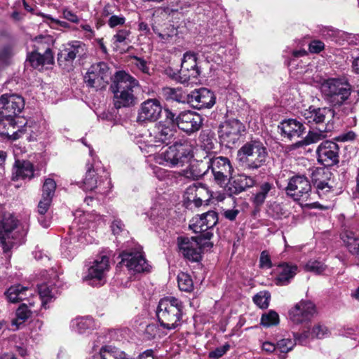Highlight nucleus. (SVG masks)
I'll list each match as a JSON object with an SVG mask.
<instances>
[{
    "instance_id": "nucleus-14",
    "label": "nucleus",
    "mask_w": 359,
    "mask_h": 359,
    "mask_svg": "<svg viewBox=\"0 0 359 359\" xmlns=\"http://www.w3.org/2000/svg\"><path fill=\"white\" fill-rule=\"evenodd\" d=\"M86 53V45L79 41L67 43L57 54L58 65L64 69L70 71L73 62L76 57H81Z\"/></svg>"
},
{
    "instance_id": "nucleus-30",
    "label": "nucleus",
    "mask_w": 359,
    "mask_h": 359,
    "mask_svg": "<svg viewBox=\"0 0 359 359\" xmlns=\"http://www.w3.org/2000/svg\"><path fill=\"white\" fill-rule=\"evenodd\" d=\"M278 128L280 130L282 135L289 139L301 136L305 130L301 122L292 118L283 121Z\"/></svg>"
},
{
    "instance_id": "nucleus-63",
    "label": "nucleus",
    "mask_w": 359,
    "mask_h": 359,
    "mask_svg": "<svg viewBox=\"0 0 359 359\" xmlns=\"http://www.w3.org/2000/svg\"><path fill=\"white\" fill-rule=\"evenodd\" d=\"M124 224L120 219H114L111 224V228L114 235H118L124 229Z\"/></svg>"
},
{
    "instance_id": "nucleus-2",
    "label": "nucleus",
    "mask_w": 359,
    "mask_h": 359,
    "mask_svg": "<svg viewBox=\"0 0 359 359\" xmlns=\"http://www.w3.org/2000/svg\"><path fill=\"white\" fill-rule=\"evenodd\" d=\"M184 304L174 297H166L159 301L156 316L162 327L170 330L181 325Z\"/></svg>"
},
{
    "instance_id": "nucleus-41",
    "label": "nucleus",
    "mask_w": 359,
    "mask_h": 359,
    "mask_svg": "<svg viewBox=\"0 0 359 359\" xmlns=\"http://www.w3.org/2000/svg\"><path fill=\"white\" fill-rule=\"evenodd\" d=\"M34 304V302H29V306L25 303L20 304L16 310V318L13 320V325L18 327L27 320L32 316Z\"/></svg>"
},
{
    "instance_id": "nucleus-1",
    "label": "nucleus",
    "mask_w": 359,
    "mask_h": 359,
    "mask_svg": "<svg viewBox=\"0 0 359 359\" xmlns=\"http://www.w3.org/2000/svg\"><path fill=\"white\" fill-rule=\"evenodd\" d=\"M138 81L125 72H118L115 75L111 89L114 93V105L116 109L130 107L136 103L134 92Z\"/></svg>"
},
{
    "instance_id": "nucleus-22",
    "label": "nucleus",
    "mask_w": 359,
    "mask_h": 359,
    "mask_svg": "<svg viewBox=\"0 0 359 359\" xmlns=\"http://www.w3.org/2000/svg\"><path fill=\"white\" fill-rule=\"evenodd\" d=\"M188 103L198 109H210L215 103V97L209 89L201 88L188 94Z\"/></svg>"
},
{
    "instance_id": "nucleus-43",
    "label": "nucleus",
    "mask_w": 359,
    "mask_h": 359,
    "mask_svg": "<svg viewBox=\"0 0 359 359\" xmlns=\"http://www.w3.org/2000/svg\"><path fill=\"white\" fill-rule=\"evenodd\" d=\"M163 97L166 100H171L177 102H188V94H184L180 88L165 87L162 89Z\"/></svg>"
},
{
    "instance_id": "nucleus-53",
    "label": "nucleus",
    "mask_w": 359,
    "mask_h": 359,
    "mask_svg": "<svg viewBox=\"0 0 359 359\" xmlns=\"http://www.w3.org/2000/svg\"><path fill=\"white\" fill-rule=\"evenodd\" d=\"M329 334L330 331L328 330L327 327L321 325L315 326L311 332L312 337L318 339L326 337L329 335Z\"/></svg>"
},
{
    "instance_id": "nucleus-34",
    "label": "nucleus",
    "mask_w": 359,
    "mask_h": 359,
    "mask_svg": "<svg viewBox=\"0 0 359 359\" xmlns=\"http://www.w3.org/2000/svg\"><path fill=\"white\" fill-rule=\"evenodd\" d=\"M207 172L205 163L196 161L191 163L186 169L182 170L181 175L187 179L197 180Z\"/></svg>"
},
{
    "instance_id": "nucleus-17",
    "label": "nucleus",
    "mask_w": 359,
    "mask_h": 359,
    "mask_svg": "<svg viewBox=\"0 0 359 359\" xmlns=\"http://www.w3.org/2000/svg\"><path fill=\"white\" fill-rule=\"evenodd\" d=\"M109 268V257L107 255H100L89 267L86 278L92 281V285H102L106 283V274Z\"/></svg>"
},
{
    "instance_id": "nucleus-45",
    "label": "nucleus",
    "mask_w": 359,
    "mask_h": 359,
    "mask_svg": "<svg viewBox=\"0 0 359 359\" xmlns=\"http://www.w3.org/2000/svg\"><path fill=\"white\" fill-rule=\"evenodd\" d=\"M341 239L348 248L359 240V233L353 226H345L340 234Z\"/></svg>"
},
{
    "instance_id": "nucleus-25",
    "label": "nucleus",
    "mask_w": 359,
    "mask_h": 359,
    "mask_svg": "<svg viewBox=\"0 0 359 359\" xmlns=\"http://www.w3.org/2000/svg\"><path fill=\"white\" fill-rule=\"evenodd\" d=\"M305 123L319 125L325 123L334 116V111L329 107H309L301 112Z\"/></svg>"
},
{
    "instance_id": "nucleus-27",
    "label": "nucleus",
    "mask_w": 359,
    "mask_h": 359,
    "mask_svg": "<svg viewBox=\"0 0 359 359\" xmlns=\"http://www.w3.org/2000/svg\"><path fill=\"white\" fill-rule=\"evenodd\" d=\"M187 198L192 201L196 207H200L205 203L208 205L212 195L205 185L202 184H194L189 186L186 190Z\"/></svg>"
},
{
    "instance_id": "nucleus-36",
    "label": "nucleus",
    "mask_w": 359,
    "mask_h": 359,
    "mask_svg": "<svg viewBox=\"0 0 359 359\" xmlns=\"http://www.w3.org/2000/svg\"><path fill=\"white\" fill-rule=\"evenodd\" d=\"M325 174L323 168H318L312 172V182L316 187L317 193L320 196L326 195L331 191V186L323 179L322 176Z\"/></svg>"
},
{
    "instance_id": "nucleus-19",
    "label": "nucleus",
    "mask_w": 359,
    "mask_h": 359,
    "mask_svg": "<svg viewBox=\"0 0 359 359\" xmlns=\"http://www.w3.org/2000/svg\"><path fill=\"white\" fill-rule=\"evenodd\" d=\"M202 245L194 237H179L177 245L179 252L183 257L194 262H198L202 257Z\"/></svg>"
},
{
    "instance_id": "nucleus-49",
    "label": "nucleus",
    "mask_w": 359,
    "mask_h": 359,
    "mask_svg": "<svg viewBox=\"0 0 359 359\" xmlns=\"http://www.w3.org/2000/svg\"><path fill=\"white\" fill-rule=\"evenodd\" d=\"M279 323L278 314L271 310L269 312L264 313L261 318V325L265 327L276 325Z\"/></svg>"
},
{
    "instance_id": "nucleus-51",
    "label": "nucleus",
    "mask_w": 359,
    "mask_h": 359,
    "mask_svg": "<svg viewBox=\"0 0 359 359\" xmlns=\"http://www.w3.org/2000/svg\"><path fill=\"white\" fill-rule=\"evenodd\" d=\"M56 189V183L54 180L47 178L45 180L42 187V197H50L53 199Z\"/></svg>"
},
{
    "instance_id": "nucleus-26",
    "label": "nucleus",
    "mask_w": 359,
    "mask_h": 359,
    "mask_svg": "<svg viewBox=\"0 0 359 359\" xmlns=\"http://www.w3.org/2000/svg\"><path fill=\"white\" fill-rule=\"evenodd\" d=\"M179 74L181 83H185L191 78L196 79L200 75V69L197 65L195 54L184 53Z\"/></svg>"
},
{
    "instance_id": "nucleus-7",
    "label": "nucleus",
    "mask_w": 359,
    "mask_h": 359,
    "mask_svg": "<svg viewBox=\"0 0 359 359\" xmlns=\"http://www.w3.org/2000/svg\"><path fill=\"white\" fill-rule=\"evenodd\" d=\"M191 156L190 143L187 140H180L161 153L158 162L165 166L175 167L182 165Z\"/></svg>"
},
{
    "instance_id": "nucleus-35",
    "label": "nucleus",
    "mask_w": 359,
    "mask_h": 359,
    "mask_svg": "<svg viewBox=\"0 0 359 359\" xmlns=\"http://www.w3.org/2000/svg\"><path fill=\"white\" fill-rule=\"evenodd\" d=\"M276 188L272 183L264 182L262 183L257 192L252 195V201L257 206H261L264 204L266 198L273 192H275Z\"/></svg>"
},
{
    "instance_id": "nucleus-55",
    "label": "nucleus",
    "mask_w": 359,
    "mask_h": 359,
    "mask_svg": "<svg viewBox=\"0 0 359 359\" xmlns=\"http://www.w3.org/2000/svg\"><path fill=\"white\" fill-rule=\"evenodd\" d=\"M229 344L226 343L223 346L217 347L212 351H210L209 353V357L210 358L218 359L223 356L229 351Z\"/></svg>"
},
{
    "instance_id": "nucleus-44",
    "label": "nucleus",
    "mask_w": 359,
    "mask_h": 359,
    "mask_svg": "<svg viewBox=\"0 0 359 359\" xmlns=\"http://www.w3.org/2000/svg\"><path fill=\"white\" fill-rule=\"evenodd\" d=\"M296 342L291 339H282L276 344V354L279 359H285L286 354L295 346Z\"/></svg>"
},
{
    "instance_id": "nucleus-8",
    "label": "nucleus",
    "mask_w": 359,
    "mask_h": 359,
    "mask_svg": "<svg viewBox=\"0 0 359 359\" xmlns=\"http://www.w3.org/2000/svg\"><path fill=\"white\" fill-rule=\"evenodd\" d=\"M207 172L211 170L214 182L224 187L230 180L233 168L229 159L224 156L208 158L205 163Z\"/></svg>"
},
{
    "instance_id": "nucleus-54",
    "label": "nucleus",
    "mask_w": 359,
    "mask_h": 359,
    "mask_svg": "<svg viewBox=\"0 0 359 359\" xmlns=\"http://www.w3.org/2000/svg\"><path fill=\"white\" fill-rule=\"evenodd\" d=\"M126 22V18L122 15H111L108 21L107 25L111 28H114L117 26H122Z\"/></svg>"
},
{
    "instance_id": "nucleus-10",
    "label": "nucleus",
    "mask_w": 359,
    "mask_h": 359,
    "mask_svg": "<svg viewBox=\"0 0 359 359\" xmlns=\"http://www.w3.org/2000/svg\"><path fill=\"white\" fill-rule=\"evenodd\" d=\"M48 37L40 36L35 39L36 50L27 56V62L34 69H42L45 65L53 62V57L47 43Z\"/></svg>"
},
{
    "instance_id": "nucleus-48",
    "label": "nucleus",
    "mask_w": 359,
    "mask_h": 359,
    "mask_svg": "<svg viewBox=\"0 0 359 359\" xmlns=\"http://www.w3.org/2000/svg\"><path fill=\"white\" fill-rule=\"evenodd\" d=\"M358 41V37L355 34L338 29L334 42L339 45H344L345 42L348 44H357Z\"/></svg>"
},
{
    "instance_id": "nucleus-16",
    "label": "nucleus",
    "mask_w": 359,
    "mask_h": 359,
    "mask_svg": "<svg viewBox=\"0 0 359 359\" xmlns=\"http://www.w3.org/2000/svg\"><path fill=\"white\" fill-rule=\"evenodd\" d=\"M25 107L22 96L16 94H4L0 97V116L15 118Z\"/></svg>"
},
{
    "instance_id": "nucleus-64",
    "label": "nucleus",
    "mask_w": 359,
    "mask_h": 359,
    "mask_svg": "<svg viewBox=\"0 0 359 359\" xmlns=\"http://www.w3.org/2000/svg\"><path fill=\"white\" fill-rule=\"evenodd\" d=\"M309 336V333L308 332H304L302 334L294 333V339L292 340L296 342V344L298 343L302 345H305L307 344Z\"/></svg>"
},
{
    "instance_id": "nucleus-15",
    "label": "nucleus",
    "mask_w": 359,
    "mask_h": 359,
    "mask_svg": "<svg viewBox=\"0 0 359 359\" xmlns=\"http://www.w3.org/2000/svg\"><path fill=\"white\" fill-rule=\"evenodd\" d=\"M339 145L331 140L323 141L316 149L318 162L325 167L337 165L339 161Z\"/></svg>"
},
{
    "instance_id": "nucleus-29",
    "label": "nucleus",
    "mask_w": 359,
    "mask_h": 359,
    "mask_svg": "<svg viewBox=\"0 0 359 359\" xmlns=\"http://www.w3.org/2000/svg\"><path fill=\"white\" fill-rule=\"evenodd\" d=\"M192 222L194 231H205L210 230L217 224L218 217L216 212L210 210L201 214L198 217L193 218Z\"/></svg>"
},
{
    "instance_id": "nucleus-39",
    "label": "nucleus",
    "mask_w": 359,
    "mask_h": 359,
    "mask_svg": "<svg viewBox=\"0 0 359 359\" xmlns=\"http://www.w3.org/2000/svg\"><path fill=\"white\" fill-rule=\"evenodd\" d=\"M331 128L327 125L318 128V131H309L304 140L297 143L298 146L309 145L319 142L325 138V133L330 131Z\"/></svg>"
},
{
    "instance_id": "nucleus-38",
    "label": "nucleus",
    "mask_w": 359,
    "mask_h": 359,
    "mask_svg": "<svg viewBox=\"0 0 359 359\" xmlns=\"http://www.w3.org/2000/svg\"><path fill=\"white\" fill-rule=\"evenodd\" d=\"M70 327L72 331L79 334H85L93 329L94 321L93 319L89 316L77 317L71 321Z\"/></svg>"
},
{
    "instance_id": "nucleus-24",
    "label": "nucleus",
    "mask_w": 359,
    "mask_h": 359,
    "mask_svg": "<svg viewBox=\"0 0 359 359\" xmlns=\"http://www.w3.org/2000/svg\"><path fill=\"white\" fill-rule=\"evenodd\" d=\"M316 313L315 305L309 301H301L289 311L290 319L296 324L308 322Z\"/></svg>"
},
{
    "instance_id": "nucleus-61",
    "label": "nucleus",
    "mask_w": 359,
    "mask_h": 359,
    "mask_svg": "<svg viewBox=\"0 0 359 359\" xmlns=\"http://www.w3.org/2000/svg\"><path fill=\"white\" fill-rule=\"evenodd\" d=\"M325 48L323 42L319 40H313L309 43V49L312 53H318Z\"/></svg>"
},
{
    "instance_id": "nucleus-12",
    "label": "nucleus",
    "mask_w": 359,
    "mask_h": 359,
    "mask_svg": "<svg viewBox=\"0 0 359 359\" xmlns=\"http://www.w3.org/2000/svg\"><path fill=\"white\" fill-rule=\"evenodd\" d=\"M111 78V74L107 64L100 62L92 65L84 76L88 86L96 90L103 89Z\"/></svg>"
},
{
    "instance_id": "nucleus-13",
    "label": "nucleus",
    "mask_w": 359,
    "mask_h": 359,
    "mask_svg": "<svg viewBox=\"0 0 359 359\" xmlns=\"http://www.w3.org/2000/svg\"><path fill=\"white\" fill-rule=\"evenodd\" d=\"M286 194L294 201H306L311 193V184L303 175H295L288 179Z\"/></svg>"
},
{
    "instance_id": "nucleus-33",
    "label": "nucleus",
    "mask_w": 359,
    "mask_h": 359,
    "mask_svg": "<svg viewBox=\"0 0 359 359\" xmlns=\"http://www.w3.org/2000/svg\"><path fill=\"white\" fill-rule=\"evenodd\" d=\"M13 180H31L34 176V167L28 161H16L13 167Z\"/></svg>"
},
{
    "instance_id": "nucleus-62",
    "label": "nucleus",
    "mask_w": 359,
    "mask_h": 359,
    "mask_svg": "<svg viewBox=\"0 0 359 359\" xmlns=\"http://www.w3.org/2000/svg\"><path fill=\"white\" fill-rule=\"evenodd\" d=\"M41 326H42V323L39 320L34 322L32 324V327L31 328V332H30V337L34 340L39 339V337L41 336L39 331L41 330Z\"/></svg>"
},
{
    "instance_id": "nucleus-20",
    "label": "nucleus",
    "mask_w": 359,
    "mask_h": 359,
    "mask_svg": "<svg viewBox=\"0 0 359 359\" xmlns=\"http://www.w3.org/2000/svg\"><path fill=\"white\" fill-rule=\"evenodd\" d=\"M203 121L202 116L192 111H182L177 116V127L189 135L198 131Z\"/></svg>"
},
{
    "instance_id": "nucleus-37",
    "label": "nucleus",
    "mask_w": 359,
    "mask_h": 359,
    "mask_svg": "<svg viewBox=\"0 0 359 359\" xmlns=\"http://www.w3.org/2000/svg\"><path fill=\"white\" fill-rule=\"evenodd\" d=\"M93 359H129L127 355L118 348L107 345L103 346L97 355H93Z\"/></svg>"
},
{
    "instance_id": "nucleus-5",
    "label": "nucleus",
    "mask_w": 359,
    "mask_h": 359,
    "mask_svg": "<svg viewBox=\"0 0 359 359\" xmlns=\"http://www.w3.org/2000/svg\"><path fill=\"white\" fill-rule=\"evenodd\" d=\"M87 171L83 181V189L107 194L111 189L109 173L97 165L88 163Z\"/></svg>"
},
{
    "instance_id": "nucleus-6",
    "label": "nucleus",
    "mask_w": 359,
    "mask_h": 359,
    "mask_svg": "<svg viewBox=\"0 0 359 359\" xmlns=\"http://www.w3.org/2000/svg\"><path fill=\"white\" fill-rule=\"evenodd\" d=\"M18 221L10 213L0 216V240L9 246L23 243L28 231V226H18Z\"/></svg>"
},
{
    "instance_id": "nucleus-18",
    "label": "nucleus",
    "mask_w": 359,
    "mask_h": 359,
    "mask_svg": "<svg viewBox=\"0 0 359 359\" xmlns=\"http://www.w3.org/2000/svg\"><path fill=\"white\" fill-rule=\"evenodd\" d=\"M162 109V105L158 100L147 99L140 106L137 121L141 123L155 122L160 118Z\"/></svg>"
},
{
    "instance_id": "nucleus-59",
    "label": "nucleus",
    "mask_w": 359,
    "mask_h": 359,
    "mask_svg": "<svg viewBox=\"0 0 359 359\" xmlns=\"http://www.w3.org/2000/svg\"><path fill=\"white\" fill-rule=\"evenodd\" d=\"M165 119L164 121H161V122H165L168 125H172L177 126V116L175 113H173L169 109H165Z\"/></svg>"
},
{
    "instance_id": "nucleus-60",
    "label": "nucleus",
    "mask_w": 359,
    "mask_h": 359,
    "mask_svg": "<svg viewBox=\"0 0 359 359\" xmlns=\"http://www.w3.org/2000/svg\"><path fill=\"white\" fill-rule=\"evenodd\" d=\"M259 266L261 268L270 269L272 266L271 258L267 251H263L260 255Z\"/></svg>"
},
{
    "instance_id": "nucleus-42",
    "label": "nucleus",
    "mask_w": 359,
    "mask_h": 359,
    "mask_svg": "<svg viewBox=\"0 0 359 359\" xmlns=\"http://www.w3.org/2000/svg\"><path fill=\"white\" fill-rule=\"evenodd\" d=\"M39 294L41 299V305L46 309V304L53 299H55L57 290L55 287L50 286L46 283L38 285Z\"/></svg>"
},
{
    "instance_id": "nucleus-47",
    "label": "nucleus",
    "mask_w": 359,
    "mask_h": 359,
    "mask_svg": "<svg viewBox=\"0 0 359 359\" xmlns=\"http://www.w3.org/2000/svg\"><path fill=\"white\" fill-rule=\"evenodd\" d=\"M199 141L201 147L206 151H210L215 149V139L213 134L209 130H203L199 136Z\"/></svg>"
},
{
    "instance_id": "nucleus-23",
    "label": "nucleus",
    "mask_w": 359,
    "mask_h": 359,
    "mask_svg": "<svg viewBox=\"0 0 359 359\" xmlns=\"http://www.w3.org/2000/svg\"><path fill=\"white\" fill-rule=\"evenodd\" d=\"M121 263L133 273L149 271L150 266L141 252H123Z\"/></svg>"
},
{
    "instance_id": "nucleus-31",
    "label": "nucleus",
    "mask_w": 359,
    "mask_h": 359,
    "mask_svg": "<svg viewBox=\"0 0 359 359\" xmlns=\"http://www.w3.org/2000/svg\"><path fill=\"white\" fill-rule=\"evenodd\" d=\"M296 265L283 263L278 266V274L276 278L277 285L284 286L290 283L297 273Z\"/></svg>"
},
{
    "instance_id": "nucleus-56",
    "label": "nucleus",
    "mask_w": 359,
    "mask_h": 359,
    "mask_svg": "<svg viewBox=\"0 0 359 359\" xmlns=\"http://www.w3.org/2000/svg\"><path fill=\"white\" fill-rule=\"evenodd\" d=\"M13 55V48L10 45H6L0 48V62H6Z\"/></svg>"
},
{
    "instance_id": "nucleus-52",
    "label": "nucleus",
    "mask_w": 359,
    "mask_h": 359,
    "mask_svg": "<svg viewBox=\"0 0 359 359\" xmlns=\"http://www.w3.org/2000/svg\"><path fill=\"white\" fill-rule=\"evenodd\" d=\"M305 269L307 271L313 272L316 274H321L325 271L326 266L321 262L311 260L306 264Z\"/></svg>"
},
{
    "instance_id": "nucleus-46",
    "label": "nucleus",
    "mask_w": 359,
    "mask_h": 359,
    "mask_svg": "<svg viewBox=\"0 0 359 359\" xmlns=\"http://www.w3.org/2000/svg\"><path fill=\"white\" fill-rule=\"evenodd\" d=\"M177 283L181 291L191 292L194 290L193 280L188 273H180L177 276Z\"/></svg>"
},
{
    "instance_id": "nucleus-3",
    "label": "nucleus",
    "mask_w": 359,
    "mask_h": 359,
    "mask_svg": "<svg viewBox=\"0 0 359 359\" xmlns=\"http://www.w3.org/2000/svg\"><path fill=\"white\" fill-rule=\"evenodd\" d=\"M266 149L262 142L252 140L245 143L237 152V158L242 166L249 170H257L266 161Z\"/></svg>"
},
{
    "instance_id": "nucleus-21",
    "label": "nucleus",
    "mask_w": 359,
    "mask_h": 359,
    "mask_svg": "<svg viewBox=\"0 0 359 359\" xmlns=\"http://www.w3.org/2000/svg\"><path fill=\"white\" fill-rule=\"evenodd\" d=\"M256 182L255 177L248 175L245 173H240L230 178L226 185L225 191L230 196L237 195L246 191L248 189L253 187Z\"/></svg>"
},
{
    "instance_id": "nucleus-50",
    "label": "nucleus",
    "mask_w": 359,
    "mask_h": 359,
    "mask_svg": "<svg viewBox=\"0 0 359 359\" xmlns=\"http://www.w3.org/2000/svg\"><path fill=\"white\" fill-rule=\"evenodd\" d=\"M271 294L267 291H261L253 297L254 303L261 309L269 306Z\"/></svg>"
},
{
    "instance_id": "nucleus-28",
    "label": "nucleus",
    "mask_w": 359,
    "mask_h": 359,
    "mask_svg": "<svg viewBox=\"0 0 359 359\" xmlns=\"http://www.w3.org/2000/svg\"><path fill=\"white\" fill-rule=\"evenodd\" d=\"M23 133L17 126L15 118L0 116V135L10 140H15Z\"/></svg>"
},
{
    "instance_id": "nucleus-57",
    "label": "nucleus",
    "mask_w": 359,
    "mask_h": 359,
    "mask_svg": "<svg viewBox=\"0 0 359 359\" xmlns=\"http://www.w3.org/2000/svg\"><path fill=\"white\" fill-rule=\"evenodd\" d=\"M52 199L50 197H42L38 205L39 215H45L51 204Z\"/></svg>"
},
{
    "instance_id": "nucleus-11",
    "label": "nucleus",
    "mask_w": 359,
    "mask_h": 359,
    "mask_svg": "<svg viewBox=\"0 0 359 359\" xmlns=\"http://www.w3.org/2000/svg\"><path fill=\"white\" fill-rule=\"evenodd\" d=\"M177 133V130L175 126L158 122L147 138V146L149 148H155L163 144H168L175 140Z\"/></svg>"
},
{
    "instance_id": "nucleus-9",
    "label": "nucleus",
    "mask_w": 359,
    "mask_h": 359,
    "mask_svg": "<svg viewBox=\"0 0 359 359\" xmlns=\"http://www.w3.org/2000/svg\"><path fill=\"white\" fill-rule=\"evenodd\" d=\"M245 125L238 119L226 121L219 126V137L222 144L231 148L235 146L245 132Z\"/></svg>"
},
{
    "instance_id": "nucleus-32",
    "label": "nucleus",
    "mask_w": 359,
    "mask_h": 359,
    "mask_svg": "<svg viewBox=\"0 0 359 359\" xmlns=\"http://www.w3.org/2000/svg\"><path fill=\"white\" fill-rule=\"evenodd\" d=\"M30 294H32L31 290L20 284L11 286L4 292L6 299L11 303H17L26 299Z\"/></svg>"
},
{
    "instance_id": "nucleus-4",
    "label": "nucleus",
    "mask_w": 359,
    "mask_h": 359,
    "mask_svg": "<svg viewBox=\"0 0 359 359\" xmlns=\"http://www.w3.org/2000/svg\"><path fill=\"white\" fill-rule=\"evenodd\" d=\"M325 100L333 107L345 104L351 93V86L344 79H328L320 86Z\"/></svg>"
},
{
    "instance_id": "nucleus-58",
    "label": "nucleus",
    "mask_w": 359,
    "mask_h": 359,
    "mask_svg": "<svg viewBox=\"0 0 359 359\" xmlns=\"http://www.w3.org/2000/svg\"><path fill=\"white\" fill-rule=\"evenodd\" d=\"M134 65L143 73L149 74V67L147 65V62L142 57L134 56L133 57Z\"/></svg>"
},
{
    "instance_id": "nucleus-40",
    "label": "nucleus",
    "mask_w": 359,
    "mask_h": 359,
    "mask_svg": "<svg viewBox=\"0 0 359 359\" xmlns=\"http://www.w3.org/2000/svg\"><path fill=\"white\" fill-rule=\"evenodd\" d=\"M131 34L129 29H118L111 39L114 47L118 49L122 46H128L132 41L130 39Z\"/></svg>"
}]
</instances>
